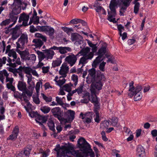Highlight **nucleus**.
Instances as JSON below:
<instances>
[{
	"label": "nucleus",
	"mask_w": 157,
	"mask_h": 157,
	"mask_svg": "<svg viewBox=\"0 0 157 157\" xmlns=\"http://www.w3.org/2000/svg\"><path fill=\"white\" fill-rule=\"evenodd\" d=\"M17 51L19 53L21 58H24L26 56L29 54V52L26 51H21L17 49Z\"/></svg>",
	"instance_id": "nucleus-34"
},
{
	"label": "nucleus",
	"mask_w": 157,
	"mask_h": 157,
	"mask_svg": "<svg viewBox=\"0 0 157 157\" xmlns=\"http://www.w3.org/2000/svg\"><path fill=\"white\" fill-rule=\"evenodd\" d=\"M93 114V113L92 112H87L84 114L81 113L80 116L82 117V119L84 123L89 124L91 122Z\"/></svg>",
	"instance_id": "nucleus-7"
},
{
	"label": "nucleus",
	"mask_w": 157,
	"mask_h": 157,
	"mask_svg": "<svg viewBox=\"0 0 157 157\" xmlns=\"http://www.w3.org/2000/svg\"><path fill=\"white\" fill-rule=\"evenodd\" d=\"M110 124V121H104L101 124V127H104L106 128L109 126Z\"/></svg>",
	"instance_id": "nucleus-58"
},
{
	"label": "nucleus",
	"mask_w": 157,
	"mask_h": 157,
	"mask_svg": "<svg viewBox=\"0 0 157 157\" xmlns=\"http://www.w3.org/2000/svg\"><path fill=\"white\" fill-rule=\"evenodd\" d=\"M133 4H135L134 9V12L135 14L138 13L140 6V4L139 2H133Z\"/></svg>",
	"instance_id": "nucleus-40"
},
{
	"label": "nucleus",
	"mask_w": 157,
	"mask_h": 157,
	"mask_svg": "<svg viewBox=\"0 0 157 157\" xmlns=\"http://www.w3.org/2000/svg\"><path fill=\"white\" fill-rule=\"evenodd\" d=\"M98 56L96 58V59L92 63V66L95 68L97 67V65L101 61H103L105 58V57L101 56L98 55Z\"/></svg>",
	"instance_id": "nucleus-21"
},
{
	"label": "nucleus",
	"mask_w": 157,
	"mask_h": 157,
	"mask_svg": "<svg viewBox=\"0 0 157 157\" xmlns=\"http://www.w3.org/2000/svg\"><path fill=\"white\" fill-rule=\"evenodd\" d=\"M133 85L134 82L133 81L129 83V88L128 91L130 92L128 93V95L130 97L134 95V100L137 101L140 100L142 97V94L141 91L143 88L141 85H139L134 87Z\"/></svg>",
	"instance_id": "nucleus-2"
},
{
	"label": "nucleus",
	"mask_w": 157,
	"mask_h": 157,
	"mask_svg": "<svg viewBox=\"0 0 157 157\" xmlns=\"http://www.w3.org/2000/svg\"><path fill=\"white\" fill-rule=\"evenodd\" d=\"M72 79L74 82V83L75 86H76L78 82V76L75 75H73L72 76Z\"/></svg>",
	"instance_id": "nucleus-51"
},
{
	"label": "nucleus",
	"mask_w": 157,
	"mask_h": 157,
	"mask_svg": "<svg viewBox=\"0 0 157 157\" xmlns=\"http://www.w3.org/2000/svg\"><path fill=\"white\" fill-rule=\"evenodd\" d=\"M36 120H37L39 121H42V123H45L47 121V119L45 117H43L40 116L39 114Z\"/></svg>",
	"instance_id": "nucleus-43"
},
{
	"label": "nucleus",
	"mask_w": 157,
	"mask_h": 157,
	"mask_svg": "<svg viewBox=\"0 0 157 157\" xmlns=\"http://www.w3.org/2000/svg\"><path fill=\"white\" fill-rule=\"evenodd\" d=\"M51 49L57 51L58 52L62 54L67 53L68 52H70L71 51V49L70 47H57L56 46H53L51 47Z\"/></svg>",
	"instance_id": "nucleus-8"
},
{
	"label": "nucleus",
	"mask_w": 157,
	"mask_h": 157,
	"mask_svg": "<svg viewBox=\"0 0 157 157\" xmlns=\"http://www.w3.org/2000/svg\"><path fill=\"white\" fill-rule=\"evenodd\" d=\"M63 89L67 92L71 91V88L69 86L68 84H66L63 86Z\"/></svg>",
	"instance_id": "nucleus-54"
},
{
	"label": "nucleus",
	"mask_w": 157,
	"mask_h": 157,
	"mask_svg": "<svg viewBox=\"0 0 157 157\" xmlns=\"http://www.w3.org/2000/svg\"><path fill=\"white\" fill-rule=\"evenodd\" d=\"M92 58L93 55L92 54H90L87 56L84 55L82 57L80 58L79 61V64H82V67H83L85 64L87 63V59H91Z\"/></svg>",
	"instance_id": "nucleus-15"
},
{
	"label": "nucleus",
	"mask_w": 157,
	"mask_h": 157,
	"mask_svg": "<svg viewBox=\"0 0 157 157\" xmlns=\"http://www.w3.org/2000/svg\"><path fill=\"white\" fill-rule=\"evenodd\" d=\"M18 69H19V70H23V71H24L25 74L29 75L31 77H32L31 73L32 69L31 68L28 67H22L20 66L18 68Z\"/></svg>",
	"instance_id": "nucleus-23"
},
{
	"label": "nucleus",
	"mask_w": 157,
	"mask_h": 157,
	"mask_svg": "<svg viewBox=\"0 0 157 157\" xmlns=\"http://www.w3.org/2000/svg\"><path fill=\"white\" fill-rule=\"evenodd\" d=\"M43 41L40 39H36L33 40V42L34 43V45L36 48H40L44 44Z\"/></svg>",
	"instance_id": "nucleus-26"
},
{
	"label": "nucleus",
	"mask_w": 157,
	"mask_h": 157,
	"mask_svg": "<svg viewBox=\"0 0 157 157\" xmlns=\"http://www.w3.org/2000/svg\"><path fill=\"white\" fill-rule=\"evenodd\" d=\"M61 62L59 61L55 60L52 63V66L53 67L58 66L60 65Z\"/></svg>",
	"instance_id": "nucleus-64"
},
{
	"label": "nucleus",
	"mask_w": 157,
	"mask_h": 157,
	"mask_svg": "<svg viewBox=\"0 0 157 157\" xmlns=\"http://www.w3.org/2000/svg\"><path fill=\"white\" fill-rule=\"evenodd\" d=\"M7 61L8 63L6 64V65L12 68H15L17 65H20L21 64L20 59L19 57L17 58V59H14V58H11L8 57Z\"/></svg>",
	"instance_id": "nucleus-4"
},
{
	"label": "nucleus",
	"mask_w": 157,
	"mask_h": 157,
	"mask_svg": "<svg viewBox=\"0 0 157 157\" xmlns=\"http://www.w3.org/2000/svg\"><path fill=\"white\" fill-rule=\"evenodd\" d=\"M51 108L47 106H44L40 108V110L44 114L48 113L51 110Z\"/></svg>",
	"instance_id": "nucleus-35"
},
{
	"label": "nucleus",
	"mask_w": 157,
	"mask_h": 157,
	"mask_svg": "<svg viewBox=\"0 0 157 157\" xmlns=\"http://www.w3.org/2000/svg\"><path fill=\"white\" fill-rule=\"evenodd\" d=\"M51 112L53 116L57 118L61 122V119L64 120V118L62 117L63 115V112L59 107L54 108L51 110Z\"/></svg>",
	"instance_id": "nucleus-5"
},
{
	"label": "nucleus",
	"mask_w": 157,
	"mask_h": 157,
	"mask_svg": "<svg viewBox=\"0 0 157 157\" xmlns=\"http://www.w3.org/2000/svg\"><path fill=\"white\" fill-rule=\"evenodd\" d=\"M90 100V96L89 95L86 96V98H85L84 99L81 100V102L82 103H87L89 102Z\"/></svg>",
	"instance_id": "nucleus-62"
},
{
	"label": "nucleus",
	"mask_w": 157,
	"mask_h": 157,
	"mask_svg": "<svg viewBox=\"0 0 157 157\" xmlns=\"http://www.w3.org/2000/svg\"><path fill=\"white\" fill-rule=\"evenodd\" d=\"M83 86L81 85H80L77 89H76V90H77V93L78 94L82 93L83 92Z\"/></svg>",
	"instance_id": "nucleus-61"
},
{
	"label": "nucleus",
	"mask_w": 157,
	"mask_h": 157,
	"mask_svg": "<svg viewBox=\"0 0 157 157\" xmlns=\"http://www.w3.org/2000/svg\"><path fill=\"white\" fill-rule=\"evenodd\" d=\"M21 10V7H13L11 13L14 15H17L20 13Z\"/></svg>",
	"instance_id": "nucleus-38"
},
{
	"label": "nucleus",
	"mask_w": 157,
	"mask_h": 157,
	"mask_svg": "<svg viewBox=\"0 0 157 157\" xmlns=\"http://www.w3.org/2000/svg\"><path fill=\"white\" fill-rule=\"evenodd\" d=\"M95 118H94V120L95 122L98 123L100 121V119L99 118V112H95Z\"/></svg>",
	"instance_id": "nucleus-52"
},
{
	"label": "nucleus",
	"mask_w": 157,
	"mask_h": 157,
	"mask_svg": "<svg viewBox=\"0 0 157 157\" xmlns=\"http://www.w3.org/2000/svg\"><path fill=\"white\" fill-rule=\"evenodd\" d=\"M107 44L106 43H104L101 47L98 50L97 52V55H99L101 56H103L106 52Z\"/></svg>",
	"instance_id": "nucleus-22"
},
{
	"label": "nucleus",
	"mask_w": 157,
	"mask_h": 157,
	"mask_svg": "<svg viewBox=\"0 0 157 157\" xmlns=\"http://www.w3.org/2000/svg\"><path fill=\"white\" fill-rule=\"evenodd\" d=\"M5 71H7L6 70H4L2 71H0V80L2 83H4V80L5 78L3 75Z\"/></svg>",
	"instance_id": "nucleus-46"
},
{
	"label": "nucleus",
	"mask_w": 157,
	"mask_h": 157,
	"mask_svg": "<svg viewBox=\"0 0 157 157\" xmlns=\"http://www.w3.org/2000/svg\"><path fill=\"white\" fill-rule=\"evenodd\" d=\"M28 38V36L27 35L22 34L20 38L18 39V42H19L22 46H23L25 43H27Z\"/></svg>",
	"instance_id": "nucleus-24"
},
{
	"label": "nucleus",
	"mask_w": 157,
	"mask_h": 157,
	"mask_svg": "<svg viewBox=\"0 0 157 157\" xmlns=\"http://www.w3.org/2000/svg\"><path fill=\"white\" fill-rule=\"evenodd\" d=\"M14 14L10 13V17L11 20L12 21L16 22L18 18V17L14 15Z\"/></svg>",
	"instance_id": "nucleus-47"
},
{
	"label": "nucleus",
	"mask_w": 157,
	"mask_h": 157,
	"mask_svg": "<svg viewBox=\"0 0 157 157\" xmlns=\"http://www.w3.org/2000/svg\"><path fill=\"white\" fill-rule=\"evenodd\" d=\"M17 88L19 90L23 91L26 89V83L21 81H19L17 85Z\"/></svg>",
	"instance_id": "nucleus-25"
},
{
	"label": "nucleus",
	"mask_w": 157,
	"mask_h": 157,
	"mask_svg": "<svg viewBox=\"0 0 157 157\" xmlns=\"http://www.w3.org/2000/svg\"><path fill=\"white\" fill-rule=\"evenodd\" d=\"M7 58L6 57H3L2 59L0 58V67H2L3 64H5Z\"/></svg>",
	"instance_id": "nucleus-57"
},
{
	"label": "nucleus",
	"mask_w": 157,
	"mask_h": 157,
	"mask_svg": "<svg viewBox=\"0 0 157 157\" xmlns=\"http://www.w3.org/2000/svg\"><path fill=\"white\" fill-rule=\"evenodd\" d=\"M20 27L19 26L17 25L15 27L12 29L10 34L12 35V38L13 40L17 39L19 36L17 32Z\"/></svg>",
	"instance_id": "nucleus-13"
},
{
	"label": "nucleus",
	"mask_w": 157,
	"mask_h": 157,
	"mask_svg": "<svg viewBox=\"0 0 157 157\" xmlns=\"http://www.w3.org/2000/svg\"><path fill=\"white\" fill-rule=\"evenodd\" d=\"M36 60V56L34 54L29 55L26 58V60L29 61L30 62L33 63Z\"/></svg>",
	"instance_id": "nucleus-33"
},
{
	"label": "nucleus",
	"mask_w": 157,
	"mask_h": 157,
	"mask_svg": "<svg viewBox=\"0 0 157 157\" xmlns=\"http://www.w3.org/2000/svg\"><path fill=\"white\" fill-rule=\"evenodd\" d=\"M43 30L44 31L47 32L48 35L51 38H53V35L54 34L55 30L53 28L49 26H42Z\"/></svg>",
	"instance_id": "nucleus-14"
},
{
	"label": "nucleus",
	"mask_w": 157,
	"mask_h": 157,
	"mask_svg": "<svg viewBox=\"0 0 157 157\" xmlns=\"http://www.w3.org/2000/svg\"><path fill=\"white\" fill-rule=\"evenodd\" d=\"M78 144L83 152L78 150L75 151V153L76 157H84V154L89 153V150L92 151L90 145L83 137H81L78 139Z\"/></svg>",
	"instance_id": "nucleus-1"
},
{
	"label": "nucleus",
	"mask_w": 157,
	"mask_h": 157,
	"mask_svg": "<svg viewBox=\"0 0 157 157\" xmlns=\"http://www.w3.org/2000/svg\"><path fill=\"white\" fill-rule=\"evenodd\" d=\"M22 4L23 2L21 0H14L13 5V7H21V5Z\"/></svg>",
	"instance_id": "nucleus-37"
},
{
	"label": "nucleus",
	"mask_w": 157,
	"mask_h": 157,
	"mask_svg": "<svg viewBox=\"0 0 157 157\" xmlns=\"http://www.w3.org/2000/svg\"><path fill=\"white\" fill-rule=\"evenodd\" d=\"M105 78L104 75L101 72H99L97 73L96 76L93 79H91V81H95L97 82H102L103 81H105Z\"/></svg>",
	"instance_id": "nucleus-12"
},
{
	"label": "nucleus",
	"mask_w": 157,
	"mask_h": 157,
	"mask_svg": "<svg viewBox=\"0 0 157 157\" xmlns=\"http://www.w3.org/2000/svg\"><path fill=\"white\" fill-rule=\"evenodd\" d=\"M14 96L17 98L21 99L22 98V95L18 91L14 92Z\"/></svg>",
	"instance_id": "nucleus-53"
},
{
	"label": "nucleus",
	"mask_w": 157,
	"mask_h": 157,
	"mask_svg": "<svg viewBox=\"0 0 157 157\" xmlns=\"http://www.w3.org/2000/svg\"><path fill=\"white\" fill-rule=\"evenodd\" d=\"M136 156L138 157H142L145 154V150L143 147L140 145L137 147L136 151Z\"/></svg>",
	"instance_id": "nucleus-17"
},
{
	"label": "nucleus",
	"mask_w": 157,
	"mask_h": 157,
	"mask_svg": "<svg viewBox=\"0 0 157 157\" xmlns=\"http://www.w3.org/2000/svg\"><path fill=\"white\" fill-rule=\"evenodd\" d=\"M42 84V82H37L36 84L35 89L36 92L37 93H38L39 92L40 84Z\"/></svg>",
	"instance_id": "nucleus-59"
},
{
	"label": "nucleus",
	"mask_w": 157,
	"mask_h": 157,
	"mask_svg": "<svg viewBox=\"0 0 157 157\" xmlns=\"http://www.w3.org/2000/svg\"><path fill=\"white\" fill-rule=\"evenodd\" d=\"M94 109L95 113L96 111L98 112V110L100 109V104L99 102L94 103Z\"/></svg>",
	"instance_id": "nucleus-45"
},
{
	"label": "nucleus",
	"mask_w": 157,
	"mask_h": 157,
	"mask_svg": "<svg viewBox=\"0 0 157 157\" xmlns=\"http://www.w3.org/2000/svg\"><path fill=\"white\" fill-rule=\"evenodd\" d=\"M78 56V54L76 55L71 54L66 57L65 61L71 66H72L76 63L77 59V57Z\"/></svg>",
	"instance_id": "nucleus-6"
},
{
	"label": "nucleus",
	"mask_w": 157,
	"mask_h": 157,
	"mask_svg": "<svg viewBox=\"0 0 157 157\" xmlns=\"http://www.w3.org/2000/svg\"><path fill=\"white\" fill-rule=\"evenodd\" d=\"M71 40L72 41H75V44H81L83 42V38L78 33H72L71 35Z\"/></svg>",
	"instance_id": "nucleus-9"
},
{
	"label": "nucleus",
	"mask_w": 157,
	"mask_h": 157,
	"mask_svg": "<svg viewBox=\"0 0 157 157\" xmlns=\"http://www.w3.org/2000/svg\"><path fill=\"white\" fill-rule=\"evenodd\" d=\"M91 97L92 98L91 102L94 103L98 102L96 95H92Z\"/></svg>",
	"instance_id": "nucleus-56"
},
{
	"label": "nucleus",
	"mask_w": 157,
	"mask_h": 157,
	"mask_svg": "<svg viewBox=\"0 0 157 157\" xmlns=\"http://www.w3.org/2000/svg\"><path fill=\"white\" fill-rule=\"evenodd\" d=\"M6 86L7 88L13 92H14L15 91V88L14 86H13L12 84H6Z\"/></svg>",
	"instance_id": "nucleus-50"
},
{
	"label": "nucleus",
	"mask_w": 157,
	"mask_h": 157,
	"mask_svg": "<svg viewBox=\"0 0 157 157\" xmlns=\"http://www.w3.org/2000/svg\"><path fill=\"white\" fill-rule=\"evenodd\" d=\"M89 74L92 77V79H93L96 76V70L94 68L90 69L88 71Z\"/></svg>",
	"instance_id": "nucleus-39"
},
{
	"label": "nucleus",
	"mask_w": 157,
	"mask_h": 157,
	"mask_svg": "<svg viewBox=\"0 0 157 157\" xmlns=\"http://www.w3.org/2000/svg\"><path fill=\"white\" fill-rule=\"evenodd\" d=\"M19 133V128L17 126L15 127L12 132V134L10 135L7 139V140L15 141L17 138Z\"/></svg>",
	"instance_id": "nucleus-10"
},
{
	"label": "nucleus",
	"mask_w": 157,
	"mask_h": 157,
	"mask_svg": "<svg viewBox=\"0 0 157 157\" xmlns=\"http://www.w3.org/2000/svg\"><path fill=\"white\" fill-rule=\"evenodd\" d=\"M32 149V147L31 146H29V147L24 148L23 150V154L26 157H29L30 154Z\"/></svg>",
	"instance_id": "nucleus-29"
},
{
	"label": "nucleus",
	"mask_w": 157,
	"mask_h": 157,
	"mask_svg": "<svg viewBox=\"0 0 157 157\" xmlns=\"http://www.w3.org/2000/svg\"><path fill=\"white\" fill-rule=\"evenodd\" d=\"M75 112L71 110H69L64 112V119H61V122L69 123L72 122L75 118Z\"/></svg>",
	"instance_id": "nucleus-3"
},
{
	"label": "nucleus",
	"mask_w": 157,
	"mask_h": 157,
	"mask_svg": "<svg viewBox=\"0 0 157 157\" xmlns=\"http://www.w3.org/2000/svg\"><path fill=\"white\" fill-rule=\"evenodd\" d=\"M47 124L49 129L53 132H55L56 130L55 128V123L54 121L52 120H49Z\"/></svg>",
	"instance_id": "nucleus-30"
},
{
	"label": "nucleus",
	"mask_w": 157,
	"mask_h": 157,
	"mask_svg": "<svg viewBox=\"0 0 157 157\" xmlns=\"http://www.w3.org/2000/svg\"><path fill=\"white\" fill-rule=\"evenodd\" d=\"M106 64V62L104 61H103L102 63H100L99 68L101 71L103 72L105 71V67Z\"/></svg>",
	"instance_id": "nucleus-49"
},
{
	"label": "nucleus",
	"mask_w": 157,
	"mask_h": 157,
	"mask_svg": "<svg viewBox=\"0 0 157 157\" xmlns=\"http://www.w3.org/2000/svg\"><path fill=\"white\" fill-rule=\"evenodd\" d=\"M35 36L37 38H41L44 42L46 41L47 38L45 36H44L41 34L36 33L35 34Z\"/></svg>",
	"instance_id": "nucleus-41"
},
{
	"label": "nucleus",
	"mask_w": 157,
	"mask_h": 157,
	"mask_svg": "<svg viewBox=\"0 0 157 157\" xmlns=\"http://www.w3.org/2000/svg\"><path fill=\"white\" fill-rule=\"evenodd\" d=\"M42 96L43 99L47 102H51L52 100V98L51 96L47 97L43 93L41 94Z\"/></svg>",
	"instance_id": "nucleus-42"
},
{
	"label": "nucleus",
	"mask_w": 157,
	"mask_h": 157,
	"mask_svg": "<svg viewBox=\"0 0 157 157\" xmlns=\"http://www.w3.org/2000/svg\"><path fill=\"white\" fill-rule=\"evenodd\" d=\"M112 124L113 126H117V124L118 119L116 117H112L111 119Z\"/></svg>",
	"instance_id": "nucleus-48"
},
{
	"label": "nucleus",
	"mask_w": 157,
	"mask_h": 157,
	"mask_svg": "<svg viewBox=\"0 0 157 157\" xmlns=\"http://www.w3.org/2000/svg\"><path fill=\"white\" fill-rule=\"evenodd\" d=\"M72 150L71 147L70 146L65 147L64 149L63 152L64 154H67L70 152V150Z\"/></svg>",
	"instance_id": "nucleus-55"
},
{
	"label": "nucleus",
	"mask_w": 157,
	"mask_h": 157,
	"mask_svg": "<svg viewBox=\"0 0 157 157\" xmlns=\"http://www.w3.org/2000/svg\"><path fill=\"white\" fill-rule=\"evenodd\" d=\"M11 22V20L10 19H6L3 21L0 24V25L2 27L8 25Z\"/></svg>",
	"instance_id": "nucleus-44"
},
{
	"label": "nucleus",
	"mask_w": 157,
	"mask_h": 157,
	"mask_svg": "<svg viewBox=\"0 0 157 157\" xmlns=\"http://www.w3.org/2000/svg\"><path fill=\"white\" fill-rule=\"evenodd\" d=\"M90 48L88 47H86L85 48H83L81 49V51L79 52L78 53V55L80 54L82 55L83 56L84 55L86 56H89L90 54H92L93 55V57L94 56V54L92 52H90L89 54H88V53L90 51Z\"/></svg>",
	"instance_id": "nucleus-19"
},
{
	"label": "nucleus",
	"mask_w": 157,
	"mask_h": 157,
	"mask_svg": "<svg viewBox=\"0 0 157 157\" xmlns=\"http://www.w3.org/2000/svg\"><path fill=\"white\" fill-rule=\"evenodd\" d=\"M132 0H117L119 3H120V4H121V3H122L124 5V6H122L120 10L123 11L124 12H125L127 7L129 6Z\"/></svg>",
	"instance_id": "nucleus-11"
},
{
	"label": "nucleus",
	"mask_w": 157,
	"mask_h": 157,
	"mask_svg": "<svg viewBox=\"0 0 157 157\" xmlns=\"http://www.w3.org/2000/svg\"><path fill=\"white\" fill-rule=\"evenodd\" d=\"M108 14H109V16L108 17V20L110 22H112L114 23H116L117 22L115 20V18H114L113 19H112V18L113 17H115L117 14L116 12H115V15L114 14L112 13L111 12H109V11H108Z\"/></svg>",
	"instance_id": "nucleus-28"
},
{
	"label": "nucleus",
	"mask_w": 157,
	"mask_h": 157,
	"mask_svg": "<svg viewBox=\"0 0 157 157\" xmlns=\"http://www.w3.org/2000/svg\"><path fill=\"white\" fill-rule=\"evenodd\" d=\"M62 29L67 34L70 32L73 31V29L72 28H68L67 27H63L62 28Z\"/></svg>",
	"instance_id": "nucleus-60"
},
{
	"label": "nucleus",
	"mask_w": 157,
	"mask_h": 157,
	"mask_svg": "<svg viewBox=\"0 0 157 157\" xmlns=\"http://www.w3.org/2000/svg\"><path fill=\"white\" fill-rule=\"evenodd\" d=\"M29 17V15H27L25 13H23L20 15L18 22H21L22 21H28Z\"/></svg>",
	"instance_id": "nucleus-27"
},
{
	"label": "nucleus",
	"mask_w": 157,
	"mask_h": 157,
	"mask_svg": "<svg viewBox=\"0 0 157 157\" xmlns=\"http://www.w3.org/2000/svg\"><path fill=\"white\" fill-rule=\"evenodd\" d=\"M4 76L6 77V82H9L7 84H13V78H9L8 77L9 74L8 73L7 71H5L4 73Z\"/></svg>",
	"instance_id": "nucleus-31"
},
{
	"label": "nucleus",
	"mask_w": 157,
	"mask_h": 157,
	"mask_svg": "<svg viewBox=\"0 0 157 157\" xmlns=\"http://www.w3.org/2000/svg\"><path fill=\"white\" fill-rule=\"evenodd\" d=\"M51 47L48 49H45L43 50L45 53H46V57L47 59H51L52 58L53 56L55 54V52L52 50L51 49Z\"/></svg>",
	"instance_id": "nucleus-16"
},
{
	"label": "nucleus",
	"mask_w": 157,
	"mask_h": 157,
	"mask_svg": "<svg viewBox=\"0 0 157 157\" xmlns=\"http://www.w3.org/2000/svg\"><path fill=\"white\" fill-rule=\"evenodd\" d=\"M18 68H13L12 67H8L7 68V69L9 71L13 73H16V72H17V70H19V69H18Z\"/></svg>",
	"instance_id": "nucleus-63"
},
{
	"label": "nucleus",
	"mask_w": 157,
	"mask_h": 157,
	"mask_svg": "<svg viewBox=\"0 0 157 157\" xmlns=\"http://www.w3.org/2000/svg\"><path fill=\"white\" fill-rule=\"evenodd\" d=\"M117 5L116 0H112L110 2L109 5V8L110 10V11L112 13L114 14L115 15L116 10V7Z\"/></svg>",
	"instance_id": "nucleus-18"
},
{
	"label": "nucleus",
	"mask_w": 157,
	"mask_h": 157,
	"mask_svg": "<svg viewBox=\"0 0 157 157\" xmlns=\"http://www.w3.org/2000/svg\"><path fill=\"white\" fill-rule=\"evenodd\" d=\"M68 69L67 68H61L59 71V73L60 75H63L62 76H60L59 78L62 77L64 78L66 76V74L67 73Z\"/></svg>",
	"instance_id": "nucleus-32"
},
{
	"label": "nucleus",
	"mask_w": 157,
	"mask_h": 157,
	"mask_svg": "<svg viewBox=\"0 0 157 157\" xmlns=\"http://www.w3.org/2000/svg\"><path fill=\"white\" fill-rule=\"evenodd\" d=\"M92 83L91 86L93 88H95L98 90H100L102 88L103 85L102 82H97L95 81H91Z\"/></svg>",
	"instance_id": "nucleus-20"
},
{
	"label": "nucleus",
	"mask_w": 157,
	"mask_h": 157,
	"mask_svg": "<svg viewBox=\"0 0 157 157\" xmlns=\"http://www.w3.org/2000/svg\"><path fill=\"white\" fill-rule=\"evenodd\" d=\"M37 54L38 55L39 59L40 61H42L44 58L46 57V55H45L44 53L39 51H37Z\"/></svg>",
	"instance_id": "nucleus-36"
}]
</instances>
